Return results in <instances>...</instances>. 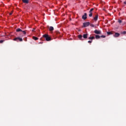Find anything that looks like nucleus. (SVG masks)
Instances as JSON below:
<instances>
[{
	"label": "nucleus",
	"instance_id": "f257e3e1",
	"mask_svg": "<svg viewBox=\"0 0 126 126\" xmlns=\"http://www.w3.org/2000/svg\"><path fill=\"white\" fill-rule=\"evenodd\" d=\"M43 38H45L46 41H51V39L50 36H49V35L47 34H45L43 35Z\"/></svg>",
	"mask_w": 126,
	"mask_h": 126
},
{
	"label": "nucleus",
	"instance_id": "f03ea898",
	"mask_svg": "<svg viewBox=\"0 0 126 126\" xmlns=\"http://www.w3.org/2000/svg\"><path fill=\"white\" fill-rule=\"evenodd\" d=\"M13 41H16L17 42H18V41H19L20 42H22L23 41V39H22V38L20 37H16L13 39Z\"/></svg>",
	"mask_w": 126,
	"mask_h": 126
},
{
	"label": "nucleus",
	"instance_id": "7ed1b4c3",
	"mask_svg": "<svg viewBox=\"0 0 126 126\" xmlns=\"http://www.w3.org/2000/svg\"><path fill=\"white\" fill-rule=\"evenodd\" d=\"M83 27H87L90 25V23L89 22H84L83 24Z\"/></svg>",
	"mask_w": 126,
	"mask_h": 126
},
{
	"label": "nucleus",
	"instance_id": "20e7f679",
	"mask_svg": "<svg viewBox=\"0 0 126 126\" xmlns=\"http://www.w3.org/2000/svg\"><path fill=\"white\" fill-rule=\"evenodd\" d=\"M82 19L84 20H86V19H87V13H84V15L82 16Z\"/></svg>",
	"mask_w": 126,
	"mask_h": 126
},
{
	"label": "nucleus",
	"instance_id": "39448f33",
	"mask_svg": "<svg viewBox=\"0 0 126 126\" xmlns=\"http://www.w3.org/2000/svg\"><path fill=\"white\" fill-rule=\"evenodd\" d=\"M94 33H95V34H101V31L99 30H95L94 31Z\"/></svg>",
	"mask_w": 126,
	"mask_h": 126
},
{
	"label": "nucleus",
	"instance_id": "423d86ee",
	"mask_svg": "<svg viewBox=\"0 0 126 126\" xmlns=\"http://www.w3.org/2000/svg\"><path fill=\"white\" fill-rule=\"evenodd\" d=\"M114 37H115L116 38L120 37V33L118 32H115V34H114Z\"/></svg>",
	"mask_w": 126,
	"mask_h": 126
},
{
	"label": "nucleus",
	"instance_id": "0eeeda50",
	"mask_svg": "<svg viewBox=\"0 0 126 126\" xmlns=\"http://www.w3.org/2000/svg\"><path fill=\"white\" fill-rule=\"evenodd\" d=\"M88 34L87 33H85V34H84L83 35V37L84 38V39H87V36H88Z\"/></svg>",
	"mask_w": 126,
	"mask_h": 126
},
{
	"label": "nucleus",
	"instance_id": "6e6552de",
	"mask_svg": "<svg viewBox=\"0 0 126 126\" xmlns=\"http://www.w3.org/2000/svg\"><path fill=\"white\" fill-rule=\"evenodd\" d=\"M78 38H79V39L80 40H83V36H82V35L79 34V35L78 36Z\"/></svg>",
	"mask_w": 126,
	"mask_h": 126
},
{
	"label": "nucleus",
	"instance_id": "1a4fd4ad",
	"mask_svg": "<svg viewBox=\"0 0 126 126\" xmlns=\"http://www.w3.org/2000/svg\"><path fill=\"white\" fill-rule=\"evenodd\" d=\"M22 1L24 3H29V0H22Z\"/></svg>",
	"mask_w": 126,
	"mask_h": 126
},
{
	"label": "nucleus",
	"instance_id": "9d476101",
	"mask_svg": "<svg viewBox=\"0 0 126 126\" xmlns=\"http://www.w3.org/2000/svg\"><path fill=\"white\" fill-rule=\"evenodd\" d=\"M16 32H22V30L20 28H18L16 30Z\"/></svg>",
	"mask_w": 126,
	"mask_h": 126
},
{
	"label": "nucleus",
	"instance_id": "9b49d317",
	"mask_svg": "<svg viewBox=\"0 0 126 126\" xmlns=\"http://www.w3.org/2000/svg\"><path fill=\"white\" fill-rule=\"evenodd\" d=\"M94 19V21H97V20H98V15H96Z\"/></svg>",
	"mask_w": 126,
	"mask_h": 126
},
{
	"label": "nucleus",
	"instance_id": "f8f14e48",
	"mask_svg": "<svg viewBox=\"0 0 126 126\" xmlns=\"http://www.w3.org/2000/svg\"><path fill=\"white\" fill-rule=\"evenodd\" d=\"M89 40H93V39H95V37L94 36H90L89 37Z\"/></svg>",
	"mask_w": 126,
	"mask_h": 126
},
{
	"label": "nucleus",
	"instance_id": "ddd939ff",
	"mask_svg": "<svg viewBox=\"0 0 126 126\" xmlns=\"http://www.w3.org/2000/svg\"><path fill=\"white\" fill-rule=\"evenodd\" d=\"M49 31H54V27H49Z\"/></svg>",
	"mask_w": 126,
	"mask_h": 126
},
{
	"label": "nucleus",
	"instance_id": "4468645a",
	"mask_svg": "<svg viewBox=\"0 0 126 126\" xmlns=\"http://www.w3.org/2000/svg\"><path fill=\"white\" fill-rule=\"evenodd\" d=\"M32 38L33 39V40H35V41H36V40H38V38L35 36H33Z\"/></svg>",
	"mask_w": 126,
	"mask_h": 126
},
{
	"label": "nucleus",
	"instance_id": "2eb2a0df",
	"mask_svg": "<svg viewBox=\"0 0 126 126\" xmlns=\"http://www.w3.org/2000/svg\"><path fill=\"white\" fill-rule=\"evenodd\" d=\"M101 37L99 35H95V39H100Z\"/></svg>",
	"mask_w": 126,
	"mask_h": 126
},
{
	"label": "nucleus",
	"instance_id": "dca6fc26",
	"mask_svg": "<svg viewBox=\"0 0 126 126\" xmlns=\"http://www.w3.org/2000/svg\"><path fill=\"white\" fill-rule=\"evenodd\" d=\"M90 25L91 27H93V28L96 27V26L95 25H94L92 24H90Z\"/></svg>",
	"mask_w": 126,
	"mask_h": 126
},
{
	"label": "nucleus",
	"instance_id": "f3484780",
	"mask_svg": "<svg viewBox=\"0 0 126 126\" xmlns=\"http://www.w3.org/2000/svg\"><path fill=\"white\" fill-rule=\"evenodd\" d=\"M56 34H57V35H59V34H60V32L57 31L55 32Z\"/></svg>",
	"mask_w": 126,
	"mask_h": 126
},
{
	"label": "nucleus",
	"instance_id": "a211bd4d",
	"mask_svg": "<svg viewBox=\"0 0 126 126\" xmlns=\"http://www.w3.org/2000/svg\"><path fill=\"white\" fill-rule=\"evenodd\" d=\"M93 10H94V8H91L89 11L90 13H92Z\"/></svg>",
	"mask_w": 126,
	"mask_h": 126
},
{
	"label": "nucleus",
	"instance_id": "6ab92c4d",
	"mask_svg": "<svg viewBox=\"0 0 126 126\" xmlns=\"http://www.w3.org/2000/svg\"><path fill=\"white\" fill-rule=\"evenodd\" d=\"M92 15H93L92 13H90V14H89V17H92Z\"/></svg>",
	"mask_w": 126,
	"mask_h": 126
},
{
	"label": "nucleus",
	"instance_id": "aec40b11",
	"mask_svg": "<svg viewBox=\"0 0 126 126\" xmlns=\"http://www.w3.org/2000/svg\"><path fill=\"white\" fill-rule=\"evenodd\" d=\"M22 32H23V34H24V35H26V32L25 31H22Z\"/></svg>",
	"mask_w": 126,
	"mask_h": 126
},
{
	"label": "nucleus",
	"instance_id": "412c9836",
	"mask_svg": "<svg viewBox=\"0 0 126 126\" xmlns=\"http://www.w3.org/2000/svg\"><path fill=\"white\" fill-rule=\"evenodd\" d=\"M111 34H112L111 32H107V35H111Z\"/></svg>",
	"mask_w": 126,
	"mask_h": 126
},
{
	"label": "nucleus",
	"instance_id": "4be33fe9",
	"mask_svg": "<svg viewBox=\"0 0 126 126\" xmlns=\"http://www.w3.org/2000/svg\"><path fill=\"white\" fill-rule=\"evenodd\" d=\"M122 34H124V35L126 34V32L124 31L123 32H122Z\"/></svg>",
	"mask_w": 126,
	"mask_h": 126
},
{
	"label": "nucleus",
	"instance_id": "5701e85b",
	"mask_svg": "<svg viewBox=\"0 0 126 126\" xmlns=\"http://www.w3.org/2000/svg\"><path fill=\"white\" fill-rule=\"evenodd\" d=\"M100 37L101 38H106V36H105V35H101V36H100Z\"/></svg>",
	"mask_w": 126,
	"mask_h": 126
},
{
	"label": "nucleus",
	"instance_id": "b1692460",
	"mask_svg": "<svg viewBox=\"0 0 126 126\" xmlns=\"http://www.w3.org/2000/svg\"><path fill=\"white\" fill-rule=\"evenodd\" d=\"M88 43H89L90 44H91V43H92V40H89L88 41Z\"/></svg>",
	"mask_w": 126,
	"mask_h": 126
},
{
	"label": "nucleus",
	"instance_id": "393cba45",
	"mask_svg": "<svg viewBox=\"0 0 126 126\" xmlns=\"http://www.w3.org/2000/svg\"><path fill=\"white\" fill-rule=\"evenodd\" d=\"M118 22L119 23H122V20H118Z\"/></svg>",
	"mask_w": 126,
	"mask_h": 126
},
{
	"label": "nucleus",
	"instance_id": "a878e982",
	"mask_svg": "<svg viewBox=\"0 0 126 126\" xmlns=\"http://www.w3.org/2000/svg\"><path fill=\"white\" fill-rule=\"evenodd\" d=\"M12 13H13V12H11L10 13H9V15H12Z\"/></svg>",
	"mask_w": 126,
	"mask_h": 126
},
{
	"label": "nucleus",
	"instance_id": "bb28decb",
	"mask_svg": "<svg viewBox=\"0 0 126 126\" xmlns=\"http://www.w3.org/2000/svg\"><path fill=\"white\" fill-rule=\"evenodd\" d=\"M0 43H3V40H0Z\"/></svg>",
	"mask_w": 126,
	"mask_h": 126
},
{
	"label": "nucleus",
	"instance_id": "cd10ccee",
	"mask_svg": "<svg viewBox=\"0 0 126 126\" xmlns=\"http://www.w3.org/2000/svg\"><path fill=\"white\" fill-rule=\"evenodd\" d=\"M124 4H126V1H124Z\"/></svg>",
	"mask_w": 126,
	"mask_h": 126
},
{
	"label": "nucleus",
	"instance_id": "c85d7f7f",
	"mask_svg": "<svg viewBox=\"0 0 126 126\" xmlns=\"http://www.w3.org/2000/svg\"><path fill=\"white\" fill-rule=\"evenodd\" d=\"M39 44H43V42H39Z\"/></svg>",
	"mask_w": 126,
	"mask_h": 126
},
{
	"label": "nucleus",
	"instance_id": "c756f323",
	"mask_svg": "<svg viewBox=\"0 0 126 126\" xmlns=\"http://www.w3.org/2000/svg\"><path fill=\"white\" fill-rule=\"evenodd\" d=\"M35 31V29H33V30H32V31Z\"/></svg>",
	"mask_w": 126,
	"mask_h": 126
}]
</instances>
